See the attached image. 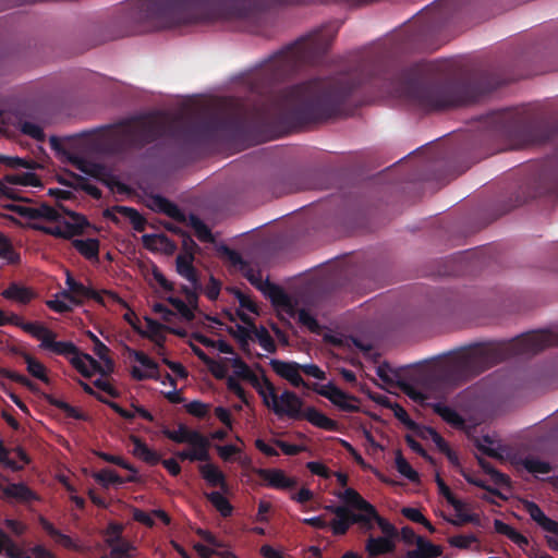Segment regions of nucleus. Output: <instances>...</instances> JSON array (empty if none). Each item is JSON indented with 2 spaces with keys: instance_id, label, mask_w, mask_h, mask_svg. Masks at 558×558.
Here are the masks:
<instances>
[{
  "instance_id": "nucleus-12",
  "label": "nucleus",
  "mask_w": 558,
  "mask_h": 558,
  "mask_svg": "<svg viewBox=\"0 0 558 558\" xmlns=\"http://www.w3.org/2000/svg\"><path fill=\"white\" fill-rule=\"evenodd\" d=\"M104 216L110 219L114 223L120 222V217L128 219L132 225L133 229L137 232H143L146 227L145 218L132 207L116 205L109 209H106Z\"/></svg>"
},
{
  "instance_id": "nucleus-23",
  "label": "nucleus",
  "mask_w": 558,
  "mask_h": 558,
  "mask_svg": "<svg viewBox=\"0 0 558 558\" xmlns=\"http://www.w3.org/2000/svg\"><path fill=\"white\" fill-rule=\"evenodd\" d=\"M336 496L347 505L345 507L356 509L357 513L374 511V506L351 487H347L343 493H338Z\"/></svg>"
},
{
  "instance_id": "nucleus-31",
  "label": "nucleus",
  "mask_w": 558,
  "mask_h": 558,
  "mask_svg": "<svg viewBox=\"0 0 558 558\" xmlns=\"http://www.w3.org/2000/svg\"><path fill=\"white\" fill-rule=\"evenodd\" d=\"M147 330L141 331L140 333L143 337H146L154 341L159 349H163V342L166 340V336L163 333L166 327L159 322L153 318H145Z\"/></svg>"
},
{
  "instance_id": "nucleus-32",
  "label": "nucleus",
  "mask_w": 558,
  "mask_h": 558,
  "mask_svg": "<svg viewBox=\"0 0 558 558\" xmlns=\"http://www.w3.org/2000/svg\"><path fill=\"white\" fill-rule=\"evenodd\" d=\"M395 544L388 537H373L371 536L366 542V551L369 556L375 557L393 551Z\"/></svg>"
},
{
  "instance_id": "nucleus-54",
  "label": "nucleus",
  "mask_w": 558,
  "mask_h": 558,
  "mask_svg": "<svg viewBox=\"0 0 558 558\" xmlns=\"http://www.w3.org/2000/svg\"><path fill=\"white\" fill-rule=\"evenodd\" d=\"M71 175L75 179V181L77 182V185L84 192H86L88 195H90L95 199L101 198L102 193H101L100 189H98L96 185L88 183L86 178H84L80 174L73 173V172H71Z\"/></svg>"
},
{
  "instance_id": "nucleus-42",
  "label": "nucleus",
  "mask_w": 558,
  "mask_h": 558,
  "mask_svg": "<svg viewBox=\"0 0 558 558\" xmlns=\"http://www.w3.org/2000/svg\"><path fill=\"white\" fill-rule=\"evenodd\" d=\"M5 181L10 184L23 186H37L40 185L39 178L34 172L11 173L4 177Z\"/></svg>"
},
{
  "instance_id": "nucleus-8",
  "label": "nucleus",
  "mask_w": 558,
  "mask_h": 558,
  "mask_svg": "<svg viewBox=\"0 0 558 558\" xmlns=\"http://www.w3.org/2000/svg\"><path fill=\"white\" fill-rule=\"evenodd\" d=\"M264 384L271 399L269 408H271L277 415H287L293 420L302 418L304 412V410H302L303 400L295 392L284 390L278 396L274 384L267 377H264Z\"/></svg>"
},
{
  "instance_id": "nucleus-60",
  "label": "nucleus",
  "mask_w": 558,
  "mask_h": 558,
  "mask_svg": "<svg viewBox=\"0 0 558 558\" xmlns=\"http://www.w3.org/2000/svg\"><path fill=\"white\" fill-rule=\"evenodd\" d=\"M448 542L453 547L468 549L473 543L477 542V537L474 534L454 535L450 537Z\"/></svg>"
},
{
  "instance_id": "nucleus-17",
  "label": "nucleus",
  "mask_w": 558,
  "mask_h": 558,
  "mask_svg": "<svg viewBox=\"0 0 558 558\" xmlns=\"http://www.w3.org/2000/svg\"><path fill=\"white\" fill-rule=\"evenodd\" d=\"M257 474L263 478L267 486L276 489H290L296 486L298 482L294 477H289L279 469H259Z\"/></svg>"
},
{
  "instance_id": "nucleus-58",
  "label": "nucleus",
  "mask_w": 558,
  "mask_h": 558,
  "mask_svg": "<svg viewBox=\"0 0 558 558\" xmlns=\"http://www.w3.org/2000/svg\"><path fill=\"white\" fill-rule=\"evenodd\" d=\"M185 410L189 414L197 418H204L208 414L209 405L202 401L194 400L185 404Z\"/></svg>"
},
{
  "instance_id": "nucleus-47",
  "label": "nucleus",
  "mask_w": 558,
  "mask_h": 558,
  "mask_svg": "<svg viewBox=\"0 0 558 558\" xmlns=\"http://www.w3.org/2000/svg\"><path fill=\"white\" fill-rule=\"evenodd\" d=\"M49 403L63 411L65 413V415L68 417H71V418H74V420H78V421H86L87 420V416L86 414H84L82 411H80L77 408L71 405L70 403L61 400V399H58V398H49Z\"/></svg>"
},
{
  "instance_id": "nucleus-24",
  "label": "nucleus",
  "mask_w": 558,
  "mask_h": 558,
  "mask_svg": "<svg viewBox=\"0 0 558 558\" xmlns=\"http://www.w3.org/2000/svg\"><path fill=\"white\" fill-rule=\"evenodd\" d=\"M150 202H151L150 207L154 210L162 213L174 220L184 221V219H185L184 214L181 211V209L178 207L177 204L169 201L168 198H166L161 195H154L150 198Z\"/></svg>"
},
{
  "instance_id": "nucleus-56",
  "label": "nucleus",
  "mask_w": 558,
  "mask_h": 558,
  "mask_svg": "<svg viewBox=\"0 0 558 558\" xmlns=\"http://www.w3.org/2000/svg\"><path fill=\"white\" fill-rule=\"evenodd\" d=\"M21 130L25 135H28L36 141H45L46 135L43 128L34 122L25 121L22 124Z\"/></svg>"
},
{
  "instance_id": "nucleus-63",
  "label": "nucleus",
  "mask_w": 558,
  "mask_h": 558,
  "mask_svg": "<svg viewBox=\"0 0 558 558\" xmlns=\"http://www.w3.org/2000/svg\"><path fill=\"white\" fill-rule=\"evenodd\" d=\"M407 445L422 458H424L430 464H435V460L432 456L427 453V451L423 448V446L416 441L411 435H405L404 437Z\"/></svg>"
},
{
  "instance_id": "nucleus-35",
  "label": "nucleus",
  "mask_w": 558,
  "mask_h": 558,
  "mask_svg": "<svg viewBox=\"0 0 558 558\" xmlns=\"http://www.w3.org/2000/svg\"><path fill=\"white\" fill-rule=\"evenodd\" d=\"M193 450H183L178 452V457L181 460H190V461H208L209 457V440L202 441V445H192Z\"/></svg>"
},
{
  "instance_id": "nucleus-29",
  "label": "nucleus",
  "mask_w": 558,
  "mask_h": 558,
  "mask_svg": "<svg viewBox=\"0 0 558 558\" xmlns=\"http://www.w3.org/2000/svg\"><path fill=\"white\" fill-rule=\"evenodd\" d=\"M35 292L31 288L22 287L13 281L3 292L2 296L7 300L15 301L21 304H28L34 298Z\"/></svg>"
},
{
  "instance_id": "nucleus-7",
  "label": "nucleus",
  "mask_w": 558,
  "mask_h": 558,
  "mask_svg": "<svg viewBox=\"0 0 558 558\" xmlns=\"http://www.w3.org/2000/svg\"><path fill=\"white\" fill-rule=\"evenodd\" d=\"M23 330L39 340L43 350L65 357L78 353V348L72 341H57L56 333L43 324L27 323Z\"/></svg>"
},
{
  "instance_id": "nucleus-16",
  "label": "nucleus",
  "mask_w": 558,
  "mask_h": 558,
  "mask_svg": "<svg viewBox=\"0 0 558 558\" xmlns=\"http://www.w3.org/2000/svg\"><path fill=\"white\" fill-rule=\"evenodd\" d=\"M162 435L168 439L178 444L202 445V441L208 440L203 434L197 430L190 429L185 424L180 423L177 430H171L163 427Z\"/></svg>"
},
{
  "instance_id": "nucleus-36",
  "label": "nucleus",
  "mask_w": 558,
  "mask_h": 558,
  "mask_svg": "<svg viewBox=\"0 0 558 558\" xmlns=\"http://www.w3.org/2000/svg\"><path fill=\"white\" fill-rule=\"evenodd\" d=\"M223 494L225 493H222V492L215 490V492L206 493L205 497L215 507V509L217 511H219V513L222 517L227 518L232 514L233 507L230 504V501L228 500V498H226L223 496Z\"/></svg>"
},
{
  "instance_id": "nucleus-51",
  "label": "nucleus",
  "mask_w": 558,
  "mask_h": 558,
  "mask_svg": "<svg viewBox=\"0 0 558 558\" xmlns=\"http://www.w3.org/2000/svg\"><path fill=\"white\" fill-rule=\"evenodd\" d=\"M24 360L27 364V371L28 373L34 376L35 378L47 383L48 377L46 374V367L43 363L31 356L29 354H24Z\"/></svg>"
},
{
  "instance_id": "nucleus-44",
  "label": "nucleus",
  "mask_w": 558,
  "mask_h": 558,
  "mask_svg": "<svg viewBox=\"0 0 558 558\" xmlns=\"http://www.w3.org/2000/svg\"><path fill=\"white\" fill-rule=\"evenodd\" d=\"M435 482L437 484L439 494L448 501V504L454 508L456 511L463 509V502L453 495L449 486L445 483L438 473L436 474Z\"/></svg>"
},
{
  "instance_id": "nucleus-57",
  "label": "nucleus",
  "mask_w": 558,
  "mask_h": 558,
  "mask_svg": "<svg viewBox=\"0 0 558 558\" xmlns=\"http://www.w3.org/2000/svg\"><path fill=\"white\" fill-rule=\"evenodd\" d=\"M3 551L5 553L7 558H32L26 555L8 534Z\"/></svg>"
},
{
  "instance_id": "nucleus-6",
  "label": "nucleus",
  "mask_w": 558,
  "mask_h": 558,
  "mask_svg": "<svg viewBox=\"0 0 558 558\" xmlns=\"http://www.w3.org/2000/svg\"><path fill=\"white\" fill-rule=\"evenodd\" d=\"M218 255L230 275H242L244 279H264L263 265L256 254L242 255L228 245H221ZM265 279H270L269 275Z\"/></svg>"
},
{
  "instance_id": "nucleus-15",
  "label": "nucleus",
  "mask_w": 558,
  "mask_h": 558,
  "mask_svg": "<svg viewBox=\"0 0 558 558\" xmlns=\"http://www.w3.org/2000/svg\"><path fill=\"white\" fill-rule=\"evenodd\" d=\"M196 248L197 244L192 239H189V241H184L183 252L177 256V271L185 279H197L196 271L193 266L194 252Z\"/></svg>"
},
{
  "instance_id": "nucleus-10",
  "label": "nucleus",
  "mask_w": 558,
  "mask_h": 558,
  "mask_svg": "<svg viewBox=\"0 0 558 558\" xmlns=\"http://www.w3.org/2000/svg\"><path fill=\"white\" fill-rule=\"evenodd\" d=\"M250 282L258 290L263 291V293L269 299L275 308L284 311L292 317L296 314V301L280 286L276 284L275 281Z\"/></svg>"
},
{
  "instance_id": "nucleus-11",
  "label": "nucleus",
  "mask_w": 558,
  "mask_h": 558,
  "mask_svg": "<svg viewBox=\"0 0 558 558\" xmlns=\"http://www.w3.org/2000/svg\"><path fill=\"white\" fill-rule=\"evenodd\" d=\"M348 271L343 267L342 260H331L315 268L311 274L298 275L288 279H348Z\"/></svg>"
},
{
  "instance_id": "nucleus-18",
  "label": "nucleus",
  "mask_w": 558,
  "mask_h": 558,
  "mask_svg": "<svg viewBox=\"0 0 558 558\" xmlns=\"http://www.w3.org/2000/svg\"><path fill=\"white\" fill-rule=\"evenodd\" d=\"M536 194L558 198V151L557 163L546 169L538 181Z\"/></svg>"
},
{
  "instance_id": "nucleus-40",
  "label": "nucleus",
  "mask_w": 558,
  "mask_h": 558,
  "mask_svg": "<svg viewBox=\"0 0 558 558\" xmlns=\"http://www.w3.org/2000/svg\"><path fill=\"white\" fill-rule=\"evenodd\" d=\"M477 462L481 469L490 476L496 485L505 486L510 483L509 476L496 470L486 459L477 457Z\"/></svg>"
},
{
  "instance_id": "nucleus-48",
  "label": "nucleus",
  "mask_w": 558,
  "mask_h": 558,
  "mask_svg": "<svg viewBox=\"0 0 558 558\" xmlns=\"http://www.w3.org/2000/svg\"><path fill=\"white\" fill-rule=\"evenodd\" d=\"M124 525L122 523L111 521L104 531L105 543L110 547L123 539Z\"/></svg>"
},
{
  "instance_id": "nucleus-2",
  "label": "nucleus",
  "mask_w": 558,
  "mask_h": 558,
  "mask_svg": "<svg viewBox=\"0 0 558 558\" xmlns=\"http://www.w3.org/2000/svg\"><path fill=\"white\" fill-rule=\"evenodd\" d=\"M489 121L495 133L515 149L544 144L558 134V121L534 107L496 112Z\"/></svg>"
},
{
  "instance_id": "nucleus-45",
  "label": "nucleus",
  "mask_w": 558,
  "mask_h": 558,
  "mask_svg": "<svg viewBox=\"0 0 558 558\" xmlns=\"http://www.w3.org/2000/svg\"><path fill=\"white\" fill-rule=\"evenodd\" d=\"M253 333L259 345L265 351L269 353H275L277 351V345L274 338L264 326H260L259 328L253 326Z\"/></svg>"
},
{
  "instance_id": "nucleus-4",
  "label": "nucleus",
  "mask_w": 558,
  "mask_h": 558,
  "mask_svg": "<svg viewBox=\"0 0 558 558\" xmlns=\"http://www.w3.org/2000/svg\"><path fill=\"white\" fill-rule=\"evenodd\" d=\"M151 287L157 290L156 284L161 289V299L167 301L172 308H169L167 304L162 302H155L151 305L153 311L156 314H160L161 319L171 323L172 318L179 315L185 322H192L195 317L194 311L197 308L198 292L202 288L199 284L202 281H191L192 287H182V296L173 293L174 281H149Z\"/></svg>"
},
{
  "instance_id": "nucleus-20",
  "label": "nucleus",
  "mask_w": 558,
  "mask_h": 558,
  "mask_svg": "<svg viewBox=\"0 0 558 558\" xmlns=\"http://www.w3.org/2000/svg\"><path fill=\"white\" fill-rule=\"evenodd\" d=\"M202 477L211 487H218L225 494H229L230 486L225 473L215 464L206 463L198 468Z\"/></svg>"
},
{
  "instance_id": "nucleus-55",
  "label": "nucleus",
  "mask_w": 558,
  "mask_h": 558,
  "mask_svg": "<svg viewBox=\"0 0 558 558\" xmlns=\"http://www.w3.org/2000/svg\"><path fill=\"white\" fill-rule=\"evenodd\" d=\"M298 320L301 325L307 327L312 332L318 333L320 326L317 319L305 308L298 312Z\"/></svg>"
},
{
  "instance_id": "nucleus-39",
  "label": "nucleus",
  "mask_w": 558,
  "mask_h": 558,
  "mask_svg": "<svg viewBox=\"0 0 558 558\" xmlns=\"http://www.w3.org/2000/svg\"><path fill=\"white\" fill-rule=\"evenodd\" d=\"M0 259L7 264H16L20 260V254L14 250L10 239L0 231Z\"/></svg>"
},
{
  "instance_id": "nucleus-50",
  "label": "nucleus",
  "mask_w": 558,
  "mask_h": 558,
  "mask_svg": "<svg viewBox=\"0 0 558 558\" xmlns=\"http://www.w3.org/2000/svg\"><path fill=\"white\" fill-rule=\"evenodd\" d=\"M110 555L113 558H131L133 553L136 551V547L125 538L110 546Z\"/></svg>"
},
{
  "instance_id": "nucleus-61",
  "label": "nucleus",
  "mask_w": 558,
  "mask_h": 558,
  "mask_svg": "<svg viewBox=\"0 0 558 558\" xmlns=\"http://www.w3.org/2000/svg\"><path fill=\"white\" fill-rule=\"evenodd\" d=\"M192 226L196 231V234L201 241L207 242L213 240L210 229L198 218L192 217Z\"/></svg>"
},
{
  "instance_id": "nucleus-53",
  "label": "nucleus",
  "mask_w": 558,
  "mask_h": 558,
  "mask_svg": "<svg viewBox=\"0 0 558 558\" xmlns=\"http://www.w3.org/2000/svg\"><path fill=\"white\" fill-rule=\"evenodd\" d=\"M110 190H117L118 193H126L128 186L122 183L117 175L112 173L110 169L107 170L105 177L99 181Z\"/></svg>"
},
{
  "instance_id": "nucleus-37",
  "label": "nucleus",
  "mask_w": 558,
  "mask_h": 558,
  "mask_svg": "<svg viewBox=\"0 0 558 558\" xmlns=\"http://www.w3.org/2000/svg\"><path fill=\"white\" fill-rule=\"evenodd\" d=\"M434 412L439 415L445 422L452 426L460 427L464 424L462 416L449 405L436 403L433 405Z\"/></svg>"
},
{
  "instance_id": "nucleus-52",
  "label": "nucleus",
  "mask_w": 558,
  "mask_h": 558,
  "mask_svg": "<svg viewBox=\"0 0 558 558\" xmlns=\"http://www.w3.org/2000/svg\"><path fill=\"white\" fill-rule=\"evenodd\" d=\"M264 377H266L265 375H263L262 378H259L253 371L251 372V374H248V376L244 379V380H247L255 389L256 391L258 392V395L263 398V402L266 407H270V397H269V393H268V390L267 388L265 387V384H264Z\"/></svg>"
},
{
  "instance_id": "nucleus-34",
  "label": "nucleus",
  "mask_w": 558,
  "mask_h": 558,
  "mask_svg": "<svg viewBox=\"0 0 558 558\" xmlns=\"http://www.w3.org/2000/svg\"><path fill=\"white\" fill-rule=\"evenodd\" d=\"M133 454L145 461L150 465H156L160 462V456L153 449H150L140 438L133 437Z\"/></svg>"
},
{
  "instance_id": "nucleus-38",
  "label": "nucleus",
  "mask_w": 558,
  "mask_h": 558,
  "mask_svg": "<svg viewBox=\"0 0 558 558\" xmlns=\"http://www.w3.org/2000/svg\"><path fill=\"white\" fill-rule=\"evenodd\" d=\"M395 464L397 471L408 478L412 483H417L420 481L418 473L411 466V464L403 457L401 450L396 451Z\"/></svg>"
},
{
  "instance_id": "nucleus-13",
  "label": "nucleus",
  "mask_w": 558,
  "mask_h": 558,
  "mask_svg": "<svg viewBox=\"0 0 558 558\" xmlns=\"http://www.w3.org/2000/svg\"><path fill=\"white\" fill-rule=\"evenodd\" d=\"M12 209L21 217L29 219V220H37V219H46L49 221H59L60 220L59 208H54L46 203H43L39 206L15 205V206H13Z\"/></svg>"
},
{
  "instance_id": "nucleus-19",
  "label": "nucleus",
  "mask_w": 558,
  "mask_h": 558,
  "mask_svg": "<svg viewBox=\"0 0 558 558\" xmlns=\"http://www.w3.org/2000/svg\"><path fill=\"white\" fill-rule=\"evenodd\" d=\"M366 521L363 513H356L347 508L345 513L341 514V517H336L328 526L331 527L333 535H344L353 524H359L363 530V523H366Z\"/></svg>"
},
{
  "instance_id": "nucleus-26",
  "label": "nucleus",
  "mask_w": 558,
  "mask_h": 558,
  "mask_svg": "<svg viewBox=\"0 0 558 558\" xmlns=\"http://www.w3.org/2000/svg\"><path fill=\"white\" fill-rule=\"evenodd\" d=\"M7 498L21 502H28L37 499V495L24 483H12L1 488Z\"/></svg>"
},
{
  "instance_id": "nucleus-1",
  "label": "nucleus",
  "mask_w": 558,
  "mask_h": 558,
  "mask_svg": "<svg viewBox=\"0 0 558 558\" xmlns=\"http://www.w3.org/2000/svg\"><path fill=\"white\" fill-rule=\"evenodd\" d=\"M335 34L319 28L300 37L239 81L260 98L247 108L197 122L156 111L106 126V143L112 154L141 150L160 138L183 146L197 144L216 133L232 142L252 145L284 135L295 129L340 116L354 92L369 84L378 92L407 99L422 108V63L403 66L383 49H371L355 59L348 72L316 77L272 93L275 84L316 64L328 51Z\"/></svg>"
},
{
  "instance_id": "nucleus-62",
  "label": "nucleus",
  "mask_w": 558,
  "mask_h": 558,
  "mask_svg": "<svg viewBox=\"0 0 558 558\" xmlns=\"http://www.w3.org/2000/svg\"><path fill=\"white\" fill-rule=\"evenodd\" d=\"M392 410L396 418L400 421L408 429L416 427V422L410 417L409 413L403 407L396 403Z\"/></svg>"
},
{
  "instance_id": "nucleus-30",
  "label": "nucleus",
  "mask_w": 558,
  "mask_h": 558,
  "mask_svg": "<svg viewBox=\"0 0 558 558\" xmlns=\"http://www.w3.org/2000/svg\"><path fill=\"white\" fill-rule=\"evenodd\" d=\"M441 555V548L425 541L423 537H417V548L409 550L407 558H436Z\"/></svg>"
},
{
  "instance_id": "nucleus-27",
  "label": "nucleus",
  "mask_w": 558,
  "mask_h": 558,
  "mask_svg": "<svg viewBox=\"0 0 558 558\" xmlns=\"http://www.w3.org/2000/svg\"><path fill=\"white\" fill-rule=\"evenodd\" d=\"M366 518V523H363V530L368 532L374 529V522L377 523L381 532L388 537L396 536V527L385 518L380 517L377 509L374 507V511H367V513H363Z\"/></svg>"
},
{
  "instance_id": "nucleus-33",
  "label": "nucleus",
  "mask_w": 558,
  "mask_h": 558,
  "mask_svg": "<svg viewBox=\"0 0 558 558\" xmlns=\"http://www.w3.org/2000/svg\"><path fill=\"white\" fill-rule=\"evenodd\" d=\"M73 247L87 259H97L99 254V241L97 239H76Z\"/></svg>"
},
{
  "instance_id": "nucleus-59",
  "label": "nucleus",
  "mask_w": 558,
  "mask_h": 558,
  "mask_svg": "<svg viewBox=\"0 0 558 558\" xmlns=\"http://www.w3.org/2000/svg\"><path fill=\"white\" fill-rule=\"evenodd\" d=\"M85 361L86 360L84 359L83 354L80 352L73 354L70 357V363L73 365V367H75L82 374V376L90 378L93 376V372H90Z\"/></svg>"
},
{
  "instance_id": "nucleus-41",
  "label": "nucleus",
  "mask_w": 558,
  "mask_h": 558,
  "mask_svg": "<svg viewBox=\"0 0 558 558\" xmlns=\"http://www.w3.org/2000/svg\"><path fill=\"white\" fill-rule=\"evenodd\" d=\"M144 245L153 251L173 248V243L168 239L166 234H144Z\"/></svg>"
},
{
  "instance_id": "nucleus-3",
  "label": "nucleus",
  "mask_w": 558,
  "mask_h": 558,
  "mask_svg": "<svg viewBox=\"0 0 558 558\" xmlns=\"http://www.w3.org/2000/svg\"><path fill=\"white\" fill-rule=\"evenodd\" d=\"M550 347H558V328L529 331L509 341L480 343V375L508 359L535 355Z\"/></svg>"
},
{
  "instance_id": "nucleus-28",
  "label": "nucleus",
  "mask_w": 558,
  "mask_h": 558,
  "mask_svg": "<svg viewBox=\"0 0 558 558\" xmlns=\"http://www.w3.org/2000/svg\"><path fill=\"white\" fill-rule=\"evenodd\" d=\"M40 526L43 530L51 537H53L57 543L62 545L66 549L80 550L78 545L66 534L61 533L54 525L48 521L45 517H39L38 519Z\"/></svg>"
},
{
  "instance_id": "nucleus-46",
  "label": "nucleus",
  "mask_w": 558,
  "mask_h": 558,
  "mask_svg": "<svg viewBox=\"0 0 558 558\" xmlns=\"http://www.w3.org/2000/svg\"><path fill=\"white\" fill-rule=\"evenodd\" d=\"M521 464L529 473L532 474H548L551 472V466L548 462L534 457H526L522 459Z\"/></svg>"
},
{
  "instance_id": "nucleus-25",
  "label": "nucleus",
  "mask_w": 558,
  "mask_h": 558,
  "mask_svg": "<svg viewBox=\"0 0 558 558\" xmlns=\"http://www.w3.org/2000/svg\"><path fill=\"white\" fill-rule=\"evenodd\" d=\"M302 418H305L312 425H314L318 428L329 430V432L336 430L338 427V423L336 421L328 417L326 414L318 411L314 407H307L302 414Z\"/></svg>"
},
{
  "instance_id": "nucleus-5",
  "label": "nucleus",
  "mask_w": 558,
  "mask_h": 558,
  "mask_svg": "<svg viewBox=\"0 0 558 558\" xmlns=\"http://www.w3.org/2000/svg\"><path fill=\"white\" fill-rule=\"evenodd\" d=\"M68 288L57 292L52 299L46 301V305L58 314L72 312L74 307L82 305L86 300L102 302L100 294L82 283V281H65Z\"/></svg>"
},
{
  "instance_id": "nucleus-64",
  "label": "nucleus",
  "mask_w": 558,
  "mask_h": 558,
  "mask_svg": "<svg viewBox=\"0 0 558 558\" xmlns=\"http://www.w3.org/2000/svg\"><path fill=\"white\" fill-rule=\"evenodd\" d=\"M231 365L234 368V375L241 379H245L252 372L248 365L239 356L231 359Z\"/></svg>"
},
{
  "instance_id": "nucleus-22",
  "label": "nucleus",
  "mask_w": 558,
  "mask_h": 558,
  "mask_svg": "<svg viewBox=\"0 0 558 558\" xmlns=\"http://www.w3.org/2000/svg\"><path fill=\"white\" fill-rule=\"evenodd\" d=\"M70 162L81 172L100 181L109 169L106 165L87 160L80 156H71Z\"/></svg>"
},
{
  "instance_id": "nucleus-49",
  "label": "nucleus",
  "mask_w": 558,
  "mask_h": 558,
  "mask_svg": "<svg viewBox=\"0 0 558 558\" xmlns=\"http://www.w3.org/2000/svg\"><path fill=\"white\" fill-rule=\"evenodd\" d=\"M95 480L104 487H109L110 485H122L125 483L123 477L110 469H104L97 472L95 474Z\"/></svg>"
},
{
  "instance_id": "nucleus-14",
  "label": "nucleus",
  "mask_w": 558,
  "mask_h": 558,
  "mask_svg": "<svg viewBox=\"0 0 558 558\" xmlns=\"http://www.w3.org/2000/svg\"><path fill=\"white\" fill-rule=\"evenodd\" d=\"M269 364L277 375L288 380L293 387H308V384H306L300 375L301 369L299 363L274 359Z\"/></svg>"
},
{
  "instance_id": "nucleus-9",
  "label": "nucleus",
  "mask_w": 558,
  "mask_h": 558,
  "mask_svg": "<svg viewBox=\"0 0 558 558\" xmlns=\"http://www.w3.org/2000/svg\"><path fill=\"white\" fill-rule=\"evenodd\" d=\"M60 209L68 216V218L60 213V220L54 221V226L38 227V229L57 238L71 239L81 234L84 229L89 226L85 216L66 210L61 205H59V210Z\"/></svg>"
},
{
  "instance_id": "nucleus-43",
  "label": "nucleus",
  "mask_w": 558,
  "mask_h": 558,
  "mask_svg": "<svg viewBox=\"0 0 558 558\" xmlns=\"http://www.w3.org/2000/svg\"><path fill=\"white\" fill-rule=\"evenodd\" d=\"M353 399V397L349 396L347 392L342 391L340 388L336 386V388L332 390V397L330 398L329 401L332 402L342 411L355 412L359 410V408L350 403V400Z\"/></svg>"
},
{
  "instance_id": "nucleus-21",
  "label": "nucleus",
  "mask_w": 558,
  "mask_h": 558,
  "mask_svg": "<svg viewBox=\"0 0 558 558\" xmlns=\"http://www.w3.org/2000/svg\"><path fill=\"white\" fill-rule=\"evenodd\" d=\"M132 356L136 362H138L143 367L147 369V372L141 371L138 367L134 366L131 371V375L136 380H144L147 378H155V374L158 373V364L146 355L142 351L133 350Z\"/></svg>"
}]
</instances>
